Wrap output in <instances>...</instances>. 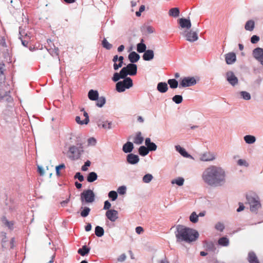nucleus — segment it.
<instances>
[{
    "mask_svg": "<svg viewBox=\"0 0 263 263\" xmlns=\"http://www.w3.org/2000/svg\"><path fill=\"white\" fill-rule=\"evenodd\" d=\"M137 73V66L135 64L129 63L125 67H123L120 70V74L122 78L127 77V75L135 76Z\"/></svg>",
    "mask_w": 263,
    "mask_h": 263,
    "instance_id": "423d86ee",
    "label": "nucleus"
},
{
    "mask_svg": "<svg viewBox=\"0 0 263 263\" xmlns=\"http://www.w3.org/2000/svg\"><path fill=\"white\" fill-rule=\"evenodd\" d=\"M244 140L248 144H253L256 141V138L254 136L246 135L244 137Z\"/></svg>",
    "mask_w": 263,
    "mask_h": 263,
    "instance_id": "f704fd0d",
    "label": "nucleus"
},
{
    "mask_svg": "<svg viewBox=\"0 0 263 263\" xmlns=\"http://www.w3.org/2000/svg\"><path fill=\"white\" fill-rule=\"evenodd\" d=\"M95 233L97 236L101 237L104 235V230L102 227L97 226L95 228Z\"/></svg>",
    "mask_w": 263,
    "mask_h": 263,
    "instance_id": "72a5a7b5",
    "label": "nucleus"
},
{
    "mask_svg": "<svg viewBox=\"0 0 263 263\" xmlns=\"http://www.w3.org/2000/svg\"><path fill=\"white\" fill-rule=\"evenodd\" d=\"M197 81L193 77H184L179 83V87H187L195 85Z\"/></svg>",
    "mask_w": 263,
    "mask_h": 263,
    "instance_id": "6e6552de",
    "label": "nucleus"
},
{
    "mask_svg": "<svg viewBox=\"0 0 263 263\" xmlns=\"http://www.w3.org/2000/svg\"><path fill=\"white\" fill-rule=\"evenodd\" d=\"M244 209H245V206H244L243 204L241 202H239V207L237 208L236 211L237 212H240L242 211H243L244 210Z\"/></svg>",
    "mask_w": 263,
    "mask_h": 263,
    "instance_id": "69168bd1",
    "label": "nucleus"
},
{
    "mask_svg": "<svg viewBox=\"0 0 263 263\" xmlns=\"http://www.w3.org/2000/svg\"><path fill=\"white\" fill-rule=\"evenodd\" d=\"M143 42V39H141L140 43L137 45V50L139 53H143L146 50V45Z\"/></svg>",
    "mask_w": 263,
    "mask_h": 263,
    "instance_id": "bb28decb",
    "label": "nucleus"
},
{
    "mask_svg": "<svg viewBox=\"0 0 263 263\" xmlns=\"http://www.w3.org/2000/svg\"><path fill=\"white\" fill-rule=\"evenodd\" d=\"M190 220L193 223H196L198 220V216L193 212L190 216Z\"/></svg>",
    "mask_w": 263,
    "mask_h": 263,
    "instance_id": "a18cd8bd",
    "label": "nucleus"
},
{
    "mask_svg": "<svg viewBox=\"0 0 263 263\" xmlns=\"http://www.w3.org/2000/svg\"><path fill=\"white\" fill-rule=\"evenodd\" d=\"M259 39H260V38L258 35H253L251 37L250 41L252 44H256L259 41Z\"/></svg>",
    "mask_w": 263,
    "mask_h": 263,
    "instance_id": "13d9d810",
    "label": "nucleus"
},
{
    "mask_svg": "<svg viewBox=\"0 0 263 263\" xmlns=\"http://www.w3.org/2000/svg\"><path fill=\"white\" fill-rule=\"evenodd\" d=\"M184 180L182 177H179L177 179H174L172 181V184H176L178 186H181L183 184Z\"/></svg>",
    "mask_w": 263,
    "mask_h": 263,
    "instance_id": "79ce46f5",
    "label": "nucleus"
},
{
    "mask_svg": "<svg viewBox=\"0 0 263 263\" xmlns=\"http://www.w3.org/2000/svg\"><path fill=\"white\" fill-rule=\"evenodd\" d=\"M149 149L147 148L146 146H141L139 148L138 152L140 156H145L149 153Z\"/></svg>",
    "mask_w": 263,
    "mask_h": 263,
    "instance_id": "473e14b6",
    "label": "nucleus"
},
{
    "mask_svg": "<svg viewBox=\"0 0 263 263\" xmlns=\"http://www.w3.org/2000/svg\"><path fill=\"white\" fill-rule=\"evenodd\" d=\"M153 178V177L152 175L150 174H147L143 176L142 180L144 183H148L152 181Z\"/></svg>",
    "mask_w": 263,
    "mask_h": 263,
    "instance_id": "c03bdc74",
    "label": "nucleus"
},
{
    "mask_svg": "<svg viewBox=\"0 0 263 263\" xmlns=\"http://www.w3.org/2000/svg\"><path fill=\"white\" fill-rule=\"evenodd\" d=\"M147 147L149 149V151H155L157 149V146L155 143L152 142Z\"/></svg>",
    "mask_w": 263,
    "mask_h": 263,
    "instance_id": "6e6d98bb",
    "label": "nucleus"
},
{
    "mask_svg": "<svg viewBox=\"0 0 263 263\" xmlns=\"http://www.w3.org/2000/svg\"><path fill=\"white\" fill-rule=\"evenodd\" d=\"M83 152V148L81 144H80L79 147L72 145L69 147L67 156L71 160H77L80 158Z\"/></svg>",
    "mask_w": 263,
    "mask_h": 263,
    "instance_id": "20e7f679",
    "label": "nucleus"
},
{
    "mask_svg": "<svg viewBox=\"0 0 263 263\" xmlns=\"http://www.w3.org/2000/svg\"><path fill=\"white\" fill-rule=\"evenodd\" d=\"M154 51L151 49L146 50L144 52L142 55L143 59L144 61H149L154 59Z\"/></svg>",
    "mask_w": 263,
    "mask_h": 263,
    "instance_id": "6ab92c4d",
    "label": "nucleus"
},
{
    "mask_svg": "<svg viewBox=\"0 0 263 263\" xmlns=\"http://www.w3.org/2000/svg\"><path fill=\"white\" fill-rule=\"evenodd\" d=\"M144 138L142 136V134L140 132H137L134 138L133 142L137 145L142 144L143 142Z\"/></svg>",
    "mask_w": 263,
    "mask_h": 263,
    "instance_id": "a878e982",
    "label": "nucleus"
},
{
    "mask_svg": "<svg viewBox=\"0 0 263 263\" xmlns=\"http://www.w3.org/2000/svg\"><path fill=\"white\" fill-rule=\"evenodd\" d=\"M81 209H82V210L81 212V216L83 217H87L90 213V209L88 207L85 206L81 207Z\"/></svg>",
    "mask_w": 263,
    "mask_h": 263,
    "instance_id": "58836bf2",
    "label": "nucleus"
},
{
    "mask_svg": "<svg viewBox=\"0 0 263 263\" xmlns=\"http://www.w3.org/2000/svg\"><path fill=\"white\" fill-rule=\"evenodd\" d=\"M126 187L125 186H121L118 187L117 191L120 195H124L126 193Z\"/></svg>",
    "mask_w": 263,
    "mask_h": 263,
    "instance_id": "603ef678",
    "label": "nucleus"
},
{
    "mask_svg": "<svg viewBox=\"0 0 263 263\" xmlns=\"http://www.w3.org/2000/svg\"><path fill=\"white\" fill-rule=\"evenodd\" d=\"M74 179H78L80 182H82L84 180V176L80 172H77L74 176Z\"/></svg>",
    "mask_w": 263,
    "mask_h": 263,
    "instance_id": "5fc2aeb1",
    "label": "nucleus"
},
{
    "mask_svg": "<svg viewBox=\"0 0 263 263\" xmlns=\"http://www.w3.org/2000/svg\"><path fill=\"white\" fill-rule=\"evenodd\" d=\"M80 199L82 204L84 202L92 203L95 201V195L93 192L90 190H84L80 194Z\"/></svg>",
    "mask_w": 263,
    "mask_h": 263,
    "instance_id": "0eeeda50",
    "label": "nucleus"
},
{
    "mask_svg": "<svg viewBox=\"0 0 263 263\" xmlns=\"http://www.w3.org/2000/svg\"><path fill=\"white\" fill-rule=\"evenodd\" d=\"M226 174L220 166L210 165L205 169L202 174L204 182L212 187L222 186L226 182Z\"/></svg>",
    "mask_w": 263,
    "mask_h": 263,
    "instance_id": "f257e3e1",
    "label": "nucleus"
},
{
    "mask_svg": "<svg viewBox=\"0 0 263 263\" xmlns=\"http://www.w3.org/2000/svg\"><path fill=\"white\" fill-rule=\"evenodd\" d=\"M91 164V162L90 161H86L84 164L82 166L81 170L83 171H86L88 170V167H89Z\"/></svg>",
    "mask_w": 263,
    "mask_h": 263,
    "instance_id": "4d7b16f0",
    "label": "nucleus"
},
{
    "mask_svg": "<svg viewBox=\"0 0 263 263\" xmlns=\"http://www.w3.org/2000/svg\"><path fill=\"white\" fill-rule=\"evenodd\" d=\"M177 242L184 241L190 243L199 237V233L195 229L186 227L183 225H177L175 232Z\"/></svg>",
    "mask_w": 263,
    "mask_h": 263,
    "instance_id": "f03ea898",
    "label": "nucleus"
},
{
    "mask_svg": "<svg viewBox=\"0 0 263 263\" xmlns=\"http://www.w3.org/2000/svg\"><path fill=\"white\" fill-rule=\"evenodd\" d=\"M172 100L176 104H180L183 101V98L181 95H176L172 98Z\"/></svg>",
    "mask_w": 263,
    "mask_h": 263,
    "instance_id": "37998d69",
    "label": "nucleus"
},
{
    "mask_svg": "<svg viewBox=\"0 0 263 263\" xmlns=\"http://www.w3.org/2000/svg\"><path fill=\"white\" fill-rule=\"evenodd\" d=\"M241 97L245 100H249L251 99L250 94L246 91H242L240 92Z\"/></svg>",
    "mask_w": 263,
    "mask_h": 263,
    "instance_id": "49530a36",
    "label": "nucleus"
},
{
    "mask_svg": "<svg viewBox=\"0 0 263 263\" xmlns=\"http://www.w3.org/2000/svg\"><path fill=\"white\" fill-rule=\"evenodd\" d=\"M122 75L120 74V72L119 73L115 72L113 77L112 78V80L114 82H117L120 79H123L124 78L122 77Z\"/></svg>",
    "mask_w": 263,
    "mask_h": 263,
    "instance_id": "3c124183",
    "label": "nucleus"
},
{
    "mask_svg": "<svg viewBox=\"0 0 263 263\" xmlns=\"http://www.w3.org/2000/svg\"><path fill=\"white\" fill-rule=\"evenodd\" d=\"M146 30L147 32L148 33H149V34L152 33L154 31V29L153 28V27H152L151 26H146Z\"/></svg>",
    "mask_w": 263,
    "mask_h": 263,
    "instance_id": "0e129e2a",
    "label": "nucleus"
},
{
    "mask_svg": "<svg viewBox=\"0 0 263 263\" xmlns=\"http://www.w3.org/2000/svg\"><path fill=\"white\" fill-rule=\"evenodd\" d=\"M157 89L161 93H165L168 90L167 84L165 82H159L157 86Z\"/></svg>",
    "mask_w": 263,
    "mask_h": 263,
    "instance_id": "5701e85b",
    "label": "nucleus"
},
{
    "mask_svg": "<svg viewBox=\"0 0 263 263\" xmlns=\"http://www.w3.org/2000/svg\"><path fill=\"white\" fill-rule=\"evenodd\" d=\"M126 258V256L125 255V254L123 253V254H122L121 255H120L117 258V261L118 262H123L125 260Z\"/></svg>",
    "mask_w": 263,
    "mask_h": 263,
    "instance_id": "052dcab7",
    "label": "nucleus"
},
{
    "mask_svg": "<svg viewBox=\"0 0 263 263\" xmlns=\"http://www.w3.org/2000/svg\"><path fill=\"white\" fill-rule=\"evenodd\" d=\"M75 120H76V122L79 124H80V125L87 124V123H84L85 122L84 120H81V118L79 116H76Z\"/></svg>",
    "mask_w": 263,
    "mask_h": 263,
    "instance_id": "680f3d73",
    "label": "nucleus"
},
{
    "mask_svg": "<svg viewBox=\"0 0 263 263\" xmlns=\"http://www.w3.org/2000/svg\"><path fill=\"white\" fill-rule=\"evenodd\" d=\"M110 207H111L110 203L108 200L105 201L104 202L103 209L105 210H107V211H108L109 210Z\"/></svg>",
    "mask_w": 263,
    "mask_h": 263,
    "instance_id": "e2e57ef3",
    "label": "nucleus"
},
{
    "mask_svg": "<svg viewBox=\"0 0 263 263\" xmlns=\"http://www.w3.org/2000/svg\"><path fill=\"white\" fill-rule=\"evenodd\" d=\"M237 164L239 166H249V163L244 159H239L237 161Z\"/></svg>",
    "mask_w": 263,
    "mask_h": 263,
    "instance_id": "864d4df0",
    "label": "nucleus"
},
{
    "mask_svg": "<svg viewBox=\"0 0 263 263\" xmlns=\"http://www.w3.org/2000/svg\"><path fill=\"white\" fill-rule=\"evenodd\" d=\"M54 48H50L49 49H47L49 53L52 56H58L59 57V48L58 47H55V46L53 45ZM59 59V60H60L59 57H58Z\"/></svg>",
    "mask_w": 263,
    "mask_h": 263,
    "instance_id": "4c0bfd02",
    "label": "nucleus"
},
{
    "mask_svg": "<svg viewBox=\"0 0 263 263\" xmlns=\"http://www.w3.org/2000/svg\"><path fill=\"white\" fill-rule=\"evenodd\" d=\"M96 106L99 107H102L106 103V99L104 97L101 96L98 97V99L96 100Z\"/></svg>",
    "mask_w": 263,
    "mask_h": 263,
    "instance_id": "c9c22d12",
    "label": "nucleus"
},
{
    "mask_svg": "<svg viewBox=\"0 0 263 263\" xmlns=\"http://www.w3.org/2000/svg\"><path fill=\"white\" fill-rule=\"evenodd\" d=\"M102 46L107 50H110L112 47V44H110L105 38L102 42Z\"/></svg>",
    "mask_w": 263,
    "mask_h": 263,
    "instance_id": "a19ab883",
    "label": "nucleus"
},
{
    "mask_svg": "<svg viewBox=\"0 0 263 263\" xmlns=\"http://www.w3.org/2000/svg\"><path fill=\"white\" fill-rule=\"evenodd\" d=\"M179 13L180 10L177 7L171 8L168 11L169 15L174 17H177L179 16Z\"/></svg>",
    "mask_w": 263,
    "mask_h": 263,
    "instance_id": "2f4dec72",
    "label": "nucleus"
},
{
    "mask_svg": "<svg viewBox=\"0 0 263 263\" xmlns=\"http://www.w3.org/2000/svg\"><path fill=\"white\" fill-rule=\"evenodd\" d=\"M1 221L3 224L8 228L10 231H12L14 229V221L13 220L9 221L5 216L1 217Z\"/></svg>",
    "mask_w": 263,
    "mask_h": 263,
    "instance_id": "2eb2a0df",
    "label": "nucleus"
},
{
    "mask_svg": "<svg viewBox=\"0 0 263 263\" xmlns=\"http://www.w3.org/2000/svg\"><path fill=\"white\" fill-rule=\"evenodd\" d=\"M224 56L226 63L228 65L233 64L236 61V54L233 52H229L226 54Z\"/></svg>",
    "mask_w": 263,
    "mask_h": 263,
    "instance_id": "4468645a",
    "label": "nucleus"
},
{
    "mask_svg": "<svg viewBox=\"0 0 263 263\" xmlns=\"http://www.w3.org/2000/svg\"><path fill=\"white\" fill-rule=\"evenodd\" d=\"M139 160V156L134 154H129L126 156V161L130 164H136L138 163Z\"/></svg>",
    "mask_w": 263,
    "mask_h": 263,
    "instance_id": "f3484780",
    "label": "nucleus"
},
{
    "mask_svg": "<svg viewBox=\"0 0 263 263\" xmlns=\"http://www.w3.org/2000/svg\"><path fill=\"white\" fill-rule=\"evenodd\" d=\"M123 64H122L121 63H119L117 64V63H115L114 64V69L115 70H117L119 68H121Z\"/></svg>",
    "mask_w": 263,
    "mask_h": 263,
    "instance_id": "338daca9",
    "label": "nucleus"
},
{
    "mask_svg": "<svg viewBox=\"0 0 263 263\" xmlns=\"http://www.w3.org/2000/svg\"><path fill=\"white\" fill-rule=\"evenodd\" d=\"M167 83L172 89L176 88L178 86V82L175 79L168 80Z\"/></svg>",
    "mask_w": 263,
    "mask_h": 263,
    "instance_id": "e433bc0d",
    "label": "nucleus"
},
{
    "mask_svg": "<svg viewBox=\"0 0 263 263\" xmlns=\"http://www.w3.org/2000/svg\"><path fill=\"white\" fill-rule=\"evenodd\" d=\"M205 247L206 249L209 251H214L215 249V247L212 242H205Z\"/></svg>",
    "mask_w": 263,
    "mask_h": 263,
    "instance_id": "09e8293b",
    "label": "nucleus"
},
{
    "mask_svg": "<svg viewBox=\"0 0 263 263\" xmlns=\"http://www.w3.org/2000/svg\"><path fill=\"white\" fill-rule=\"evenodd\" d=\"M248 260L250 263H260L255 253L253 251L249 252Z\"/></svg>",
    "mask_w": 263,
    "mask_h": 263,
    "instance_id": "393cba45",
    "label": "nucleus"
},
{
    "mask_svg": "<svg viewBox=\"0 0 263 263\" xmlns=\"http://www.w3.org/2000/svg\"><path fill=\"white\" fill-rule=\"evenodd\" d=\"M98 178V175L95 172L89 173L87 177V181L88 182H93L96 181Z\"/></svg>",
    "mask_w": 263,
    "mask_h": 263,
    "instance_id": "7c9ffc66",
    "label": "nucleus"
},
{
    "mask_svg": "<svg viewBox=\"0 0 263 263\" xmlns=\"http://www.w3.org/2000/svg\"><path fill=\"white\" fill-rule=\"evenodd\" d=\"M99 97V92L96 90L90 89L88 92V97L91 101L97 100Z\"/></svg>",
    "mask_w": 263,
    "mask_h": 263,
    "instance_id": "b1692460",
    "label": "nucleus"
},
{
    "mask_svg": "<svg viewBox=\"0 0 263 263\" xmlns=\"http://www.w3.org/2000/svg\"><path fill=\"white\" fill-rule=\"evenodd\" d=\"M128 58L131 63L135 64L139 61L140 57L135 51H132L128 54Z\"/></svg>",
    "mask_w": 263,
    "mask_h": 263,
    "instance_id": "aec40b11",
    "label": "nucleus"
},
{
    "mask_svg": "<svg viewBox=\"0 0 263 263\" xmlns=\"http://www.w3.org/2000/svg\"><path fill=\"white\" fill-rule=\"evenodd\" d=\"M179 24L181 28L189 29L191 28L192 24L189 18H180L178 20Z\"/></svg>",
    "mask_w": 263,
    "mask_h": 263,
    "instance_id": "a211bd4d",
    "label": "nucleus"
},
{
    "mask_svg": "<svg viewBox=\"0 0 263 263\" xmlns=\"http://www.w3.org/2000/svg\"><path fill=\"white\" fill-rule=\"evenodd\" d=\"M90 250V248L87 247L86 245H84L82 246L81 248H80L78 250V253L81 256H84L89 253Z\"/></svg>",
    "mask_w": 263,
    "mask_h": 263,
    "instance_id": "c85d7f7f",
    "label": "nucleus"
},
{
    "mask_svg": "<svg viewBox=\"0 0 263 263\" xmlns=\"http://www.w3.org/2000/svg\"><path fill=\"white\" fill-rule=\"evenodd\" d=\"M134 148V144L132 142L128 141L125 143L122 147V151L125 153H131Z\"/></svg>",
    "mask_w": 263,
    "mask_h": 263,
    "instance_id": "412c9836",
    "label": "nucleus"
},
{
    "mask_svg": "<svg viewBox=\"0 0 263 263\" xmlns=\"http://www.w3.org/2000/svg\"><path fill=\"white\" fill-rule=\"evenodd\" d=\"M111 125H112L111 122H108L107 121H106L105 122H103L102 125V127L104 129H109L112 128Z\"/></svg>",
    "mask_w": 263,
    "mask_h": 263,
    "instance_id": "8fccbe9b",
    "label": "nucleus"
},
{
    "mask_svg": "<svg viewBox=\"0 0 263 263\" xmlns=\"http://www.w3.org/2000/svg\"><path fill=\"white\" fill-rule=\"evenodd\" d=\"M81 111L83 112V115L85 117L84 119V123H87L88 124L89 121L88 114L86 111H85L84 108L81 109Z\"/></svg>",
    "mask_w": 263,
    "mask_h": 263,
    "instance_id": "bf43d9fd",
    "label": "nucleus"
},
{
    "mask_svg": "<svg viewBox=\"0 0 263 263\" xmlns=\"http://www.w3.org/2000/svg\"><path fill=\"white\" fill-rule=\"evenodd\" d=\"M219 245L223 247H227L229 245V239L226 236L220 238L218 240Z\"/></svg>",
    "mask_w": 263,
    "mask_h": 263,
    "instance_id": "c756f323",
    "label": "nucleus"
},
{
    "mask_svg": "<svg viewBox=\"0 0 263 263\" xmlns=\"http://www.w3.org/2000/svg\"><path fill=\"white\" fill-rule=\"evenodd\" d=\"M255 27V22L254 21L252 20H250L248 21L245 25V29L249 31H252L253 30Z\"/></svg>",
    "mask_w": 263,
    "mask_h": 263,
    "instance_id": "cd10ccee",
    "label": "nucleus"
},
{
    "mask_svg": "<svg viewBox=\"0 0 263 263\" xmlns=\"http://www.w3.org/2000/svg\"><path fill=\"white\" fill-rule=\"evenodd\" d=\"M133 86L132 79L130 77H126L123 81H119L116 83V88L118 92H122L126 89H129Z\"/></svg>",
    "mask_w": 263,
    "mask_h": 263,
    "instance_id": "39448f33",
    "label": "nucleus"
},
{
    "mask_svg": "<svg viewBox=\"0 0 263 263\" xmlns=\"http://www.w3.org/2000/svg\"><path fill=\"white\" fill-rule=\"evenodd\" d=\"M215 154L213 152H206L203 153L200 157L201 161H211L215 159Z\"/></svg>",
    "mask_w": 263,
    "mask_h": 263,
    "instance_id": "9b49d317",
    "label": "nucleus"
},
{
    "mask_svg": "<svg viewBox=\"0 0 263 263\" xmlns=\"http://www.w3.org/2000/svg\"><path fill=\"white\" fill-rule=\"evenodd\" d=\"M253 57L263 65V49L260 47L255 48L252 51Z\"/></svg>",
    "mask_w": 263,
    "mask_h": 263,
    "instance_id": "1a4fd4ad",
    "label": "nucleus"
},
{
    "mask_svg": "<svg viewBox=\"0 0 263 263\" xmlns=\"http://www.w3.org/2000/svg\"><path fill=\"white\" fill-rule=\"evenodd\" d=\"M105 215L111 222H115L118 218V212L114 209L107 211Z\"/></svg>",
    "mask_w": 263,
    "mask_h": 263,
    "instance_id": "f8f14e48",
    "label": "nucleus"
},
{
    "mask_svg": "<svg viewBox=\"0 0 263 263\" xmlns=\"http://www.w3.org/2000/svg\"><path fill=\"white\" fill-rule=\"evenodd\" d=\"M215 229L220 232H223V231L225 229V226L224 224L221 222H218L215 225Z\"/></svg>",
    "mask_w": 263,
    "mask_h": 263,
    "instance_id": "ea45409f",
    "label": "nucleus"
},
{
    "mask_svg": "<svg viewBox=\"0 0 263 263\" xmlns=\"http://www.w3.org/2000/svg\"><path fill=\"white\" fill-rule=\"evenodd\" d=\"M247 203L250 205V211L257 213L258 210L260 208L261 204L258 196L253 192H250L246 195Z\"/></svg>",
    "mask_w": 263,
    "mask_h": 263,
    "instance_id": "7ed1b4c3",
    "label": "nucleus"
},
{
    "mask_svg": "<svg viewBox=\"0 0 263 263\" xmlns=\"http://www.w3.org/2000/svg\"><path fill=\"white\" fill-rule=\"evenodd\" d=\"M109 198L112 200L115 201L118 197L117 193L115 191H111L108 193V195Z\"/></svg>",
    "mask_w": 263,
    "mask_h": 263,
    "instance_id": "de8ad7c7",
    "label": "nucleus"
},
{
    "mask_svg": "<svg viewBox=\"0 0 263 263\" xmlns=\"http://www.w3.org/2000/svg\"><path fill=\"white\" fill-rule=\"evenodd\" d=\"M227 80L233 86L238 84V78L235 76L234 73L232 71H229L226 73Z\"/></svg>",
    "mask_w": 263,
    "mask_h": 263,
    "instance_id": "9d476101",
    "label": "nucleus"
},
{
    "mask_svg": "<svg viewBox=\"0 0 263 263\" xmlns=\"http://www.w3.org/2000/svg\"><path fill=\"white\" fill-rule=\"evenodd\" d=\"M184 36L186 40L190 42H194L198 39L197 33L192 30L185 31L184 32Z\"/></svg>",
    "mask_w": 263,
    "mask_h": 263,
    "instance_id": "ddd939ff",
    "label": "nucleus"
},
{
    "mask_svg": "<svg viewBox=\"0 0 263 263\" xmlns=\"http://www.w3.org/2000/svg\"><path fill=\"white\" fill-rule=\"evenodd\" d=\"M175 149L183 157L185 158H192V156L190 155L184 148L181 147L180 145H176Z\"/></svg>",
    "mask_w": 263,
    "mask_h": 263,
    "instance_id": "4be33fe9",
    "label": "nucleus"
},
{
    "mask_svg": "<svg viewBox=\"0 0 263 263\" xmlns=\"http://www.w3.org/2000/svg\"><path fill=\"white\" fill-rule=\"evenodd\" d=\"M136 232L138 234H140L142 232H143L144 230L143 229L142 227H140V226H139V227H137L136 228Z\"/></svg>",
    "mask_w": 263,
    "mask_h": 263,
    "instance_id": "774afa93",
    "label": "nucleus"
},
{
    "mask_svg": "<svg viewBox=\"0 0 263 263\" xmlns=\"http://www.w3.org/2000/svg\"><path fill=\"white\" fill-rule=\"evenodd\" d=\"M13 101V98L10 96V91H0V101H6L11 102Z\"/></svg>",
    "mask_w": 263,
    "mask_h": 263,
    "instance_id": "dca6fc26",
    "label": "nucleus"
}]
</instances>
